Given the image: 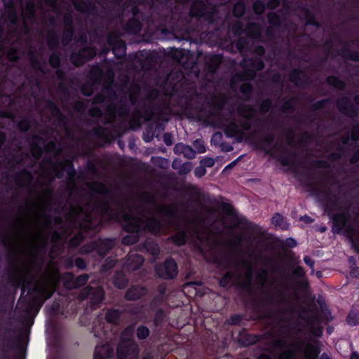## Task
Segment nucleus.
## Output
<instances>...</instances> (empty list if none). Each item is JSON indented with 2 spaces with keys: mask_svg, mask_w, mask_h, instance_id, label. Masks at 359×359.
Masks as SVG:
<instances>
[{
  "mask_svg": "<svg viewBox=\"0 0 359 359\" xmlns=\"http://www.w3.org/2000/svg\"><path fill=\"white\" fill-rule=\"evenodd\" d=\"M50 168L55 177L61 178L65 172L67 173L69 181H73L75 176V170L72 162L69 159L58 160L56 162H50Z\"/></svg>",
  "mask_w": 359,
  "mask_h": 359,
  "instance_id": "6ab92c4d",
  "label": "nucleus"
},
{
  "mask_svg": "<svg viewBox=\"0 0 359 359\" xmlns=\"http://www.w3.org/2000/svg\"><path fill=\"white\" fill-rule=\"evenodd\" d=\"M306 322L310 328V334L304 340L297 344H289L286 336L275 339L272 341L273 347L281 351L278 358L262 354L258 359H316L320 353V341L312 336L321 337L323 328L318 325V317L316 314L308 317Z\"/></svg>",
  "mask_w": 359,
  "mask_h": 359,
  "instance_id": "20e7f679",
  "label": "nucleus"
},
{
  "mask_svg": "<svg viewBox=\"0 0 359 359\" xmlns=\"http://www.w3.org/2000/svg\"><path fill=\"white\" fill-rule=\"evenodd\" d=\"M144 259L141 255L137 254L128 255L123 269L126 271H133L138 269L142 264Z\"/></svg>",
  "mask_w": 359,
  "mask_h": 359,
  "instance_id": "473e14b6",
  "label": "nucleus"
},
{
  "mask_svg": "<svg viewBox=\"0 0 359 359\" xmlns=\"http://www.w3.org/2000/svg\"><path fill=\"white\" fill-rule=\"evenodd\" d=\"M292 274L297 278L293 285L290 287L288 284L284 283L280 288L277 289L273 294L269 296L271 302L279 307L292 311V305L297 296V290H304L308 287V283L305 279L303 267L297 266L294 269Z\"/></svg>",
  "mask_w": 359,
  "mask_h": 359,
  "instance_id": "0eeeda50",
  "label": "nucleus"
},
{
  "mask_svg": "<svg viewBox=\"0 0 359 359\" xmlns=\"http://www.w3.org/2000/svg\"><path fill=\"white\" fill-rule=\"evenodd\" d=\"M94 133L100 137H107L108 135V131L104 127L98 126L94 129Z\"/></svg>",
  "mask_w": 359,
  "mask_h": 359,
  "instance_id": "13d9d810",
  "label": "nucleus"
},
{
  "mask_svg": "<svg viewBox=\"0 0 359 359\" xmlns=\"http://www.w3.org/2000/svg\"><path fill=\"white\" fill-rule=\"evenodd\" d=\"M206 217L203 219L209 226L215 230L216 233H222L224 228V222L218 215L214 208H206Z\"/></svg>",
  "mask_w": 359,
  "mask_h": 359,
  "instance_id": "393cba45",
  "label": "nucleus"
},
{
  "mask_svg": "<svg viewBox=\"0 0 359 359\" xmlns=\"http://www.w3.org/2000/svg\"><path fill=\"white\" fill-rule=\"evenodd\" d=\"M104 297V292L101 287L93 288L90 285L83 288L79 295L81 300H83L89 297L90 303L94 306L98 305L103 300Z\"/></svg>",
  "mask_w": 359,
  "mask_h": 359,
  "instance_id": "4be33fe9",
  "label": "nucleus"
},
{
  "mask_svg": "<svg viewBox=\"0 0 359 359\" xmlns=\"http://www.w3.org/2000/svg\"><path fill=\"white\" fill-rule=\"evenodd\" d=\"M134 326L130 325L122 332L117 347L118 359H137L139 348L134 341Z\"/></svg>",
  "mask_w": 359,
  "mask_h": 359,
  "instance_id": "9b49d317",
  "label": "nucleus"
},
{
  "mask_svg": "<svg viewBox=\"0 0 359 359\" xmlns=\"http://www.w3.org/2000/svg\"><path fill=\"white\" fill-rule=\"evenodd\" d=\"M245 11V6L243 2H237L233 9V13L236 17H240L243 15Z\"/></svg>",
  "mask_w": 359,
  "mask_h": 359,
  "instance_id": "09e8293b",
  "label": "nucleus"
},
{
  "mask_svg": "<svg viewBox=\"0 0 359 359\" xmlns=\"http://www.w3.org/2000/svg\"><path fill=\"white\" fill-rule=\"evenodd\" d=\"M56 280L50 278H45L43 283L36 282L33 286V290L41 299V304L49 299L55 290Z\"/></svg>",
  "mask_w": 359,
  "mask_h": 359,
  "instance_id": "aec40b11",
  "label": "nucleus"
},
{
  "mask_svg": "<svg viewBox=\"0 0 359 359\" xmlns=\"http://www.w3.org/2000/svg\"><path fill=\"white\" fill-rule=\"evenodd\" d=\"M87 39L86 33L81 34L76 39V45L79 50L77 52L73 51L70 56V60L76 66L81 65L86 60H90L96 55L95 49L87 46Z\"/></svg>",
  "mask_w": 359,
  "mask_h": 359,
  "instance_id": "4468645a",
  "label": "nucleus"
},
{
  "mask_svg": "<svg viewBox=\"0 0 359 359\" xmlns=\"http://www.w3.org/2000/svg\"><path fill=\"white\" fill-rule=\"evenodd\" d=\"M236 47L241 52L248 49V39L240 37L236 43Z\"/></svg>",
  "mask_w": 359,
  "mask_h": 359,
  "instance_id": "603ef678",
  "label": "nucleus"
},
{
  "mask_svg": "<svg viewBox=\"0 0 359 359\" xmlns=\"http://www.w3.org/2000/svg\"><path fill=\"white\" fill-rule=\"evenodd\" d=\"M46 108L50 112L54 119L56 134L59 135L60 133H63L68 137H70L71 131L69 128L67 118L60 111L56 104L52 100H48L46 102Z\"/></svg>",
  "mask_w": 359,
  "mask_h": 359,
  "instance_id": "dca6fc26",
  "label": "nucleus"
},
{
  "mask_svg": "<svg viewBox=\"0 0 359 359\" xmlns=\"http://www.w3.org/2000/svg\"><path fill=\"white\" fill-rule=\"evenodd\" d=\"M158 0H130L129 6L126 7V10L129 9L133 14L132 18L127 22L125 30L132 34H137L140 32L142 25L137 18L140 10L138 6L143 4L151 8Z\"/></svg>",
  "mask_w": 359,
  "mask_h": 359,
  "instance_id": "2eb2a0df",
  "label": "nucleus"
},
{
  "mask_svg": "<svg viewBox=\"0 0 359 359\" xmlns=\"http://www.w3.org/2000/svg\"><path fill=\"white\" fill-rule=\"evenodd\" d=\"M359 138V124H356L353 127L351 132V140L353 142H355V141Z\"/></svg>",
  "mask_w": 359,
  "mask_h": 359,
  "instance_id": "774afa93",
  "label": "nucleus"
},
{
  "mask_svg": "<svg viewBox=\"0 0 359 359\" xmlns=\"http://www.w3.org/2000/svg\"><path fill=\"white\" fill-rule=\"evenodd\" d=\"M350 141L348 135L343 136L340 140H336L332 144L331 150L332 151L328 154L332 161L339 159L343 156H345V147L348 145Z\"/></svg>",
  "mask_w": 359,
  "mask_h": 359,
  "instance_id": "a878e982",
  "label": "nucleus"
},
{
  "mask_svg": "<svg viewBox=\"0 0 359 359\" xmlns=\"http://www.w3.org/2000/svg\"><path fill=\"white\" fill-rule=\"evenodd\" d=\"M174 94V88L166 89L163 93H160L156 89L152 90L149 95L148 99L152 104V107L149 111L145 115L147 121L165 120V116H168L171 111L170 99Z\"/></svg>",
  "mask_w": 359,
  "mask_h": 359,
  "instance_id": "6e6552de",
  "label": "nucleus"
},
{
  "mask_svg": "<svg viewBox=\"0 0 359 359\" xmlns=\"http://www.w3.org/2000/svg\"><path fill=\"white\" fill-rule=\"evenodd\" d=\"M53 201V190L52 188L46 187L42 191L39 205L26 199L24 203L18 205L13 220V229L18 242L22 250L29 255L32 262L35 256L36 236L29 231L31 210H34L37 219H43L45 225L47 226L50 223V217L47 211L49 210Z\"/></svg>",
  "mask_w": 359,
  "mask_h": 359,
  "instance_id": "7ed1b4c3",
  "label": "nucleus"
},
{
  "mask_svg": "<svg viewBox=\"0 0 359 359\" xmlns=\"http://www.w3.org/2000/svg\"><path fill=\"white\" fill-rule=\"evenodd\" d=\"M74 35V29H65L62 36V43L64 46H66L72 41Z\"/></svg>",
  "mask_w": 359,
  "mask_h": 359,
  "instance_id": "49530a36",
  "label": "nucleus"
},
{
  "mask_svg": "<svg viewBox=\"0 0 359 359\" xmlns=\"http://www.w3.org/2000/svg\"><path fill=\"white\" fill-rule=\"evenodd\" d=\"M231 29L235 36L244 33L251 39H258L261 35L260 26L254 22L248 23L245 27L240 20H236Z\"/></svg>",
  "mask_w": 359,
  "mask_h": 359,
  "instance_id": "a211bd4d",
  "label": "nucleus"
},
{
  "mask_svg": "<svg viewBox=\"0 0 359 359\" xmlns=\"http://www.w3.org/2000/svg\"><path fill=\"white\" fill-rule=\"evenodd\" d=\"M275 135L271 133H267L261 135L259 138V142L262 149L267 153L279 150L282 147V142H274Z\"/></svg>",
  "mask_w": 359,
  "mask_h": 359,
  "instance_id": "bb28decb",
  "label": "nucleus"
},
{
  "mask_svg": "<svg viewBox=\"0 0 359 359\" xmlns=\"http://www.w3.org/2000/svg\"><path fill=\"white\" fill-rule=\"evenodd\" d=\"M53 133V131L50 135L41 134V137L33 136L29 143L32 156L28 153L23 152L20 148H18L16 151H4V158L0 159V164L14 172L20 166H32L41 158L43 150L48 153H53L55 156H58L61 152V149L54 141L50 140L46 144L48 139H50L52 137L55 138Z\"/></svg>",
  "mask_w": 359,
  "mask_h": 359,
  "instance_id": "423d86ee",
  "label": "nucleus"
},
{
  "mask_svg": "<svg viewBox=\"0 0 359 359\" xmlns=\"http://www.w3.org/2000/svg\"><path fill=\"white\" fill-rule=\"evenodd\" d=\"M337 108L341 113L351 117H354L357 114L355 107L351 104L350 99L346 97H343L338 100Z\"/></svg>",
  "mask_w": 359,
  "mask_h": 359,
  "instance_id": "2f4dec72",
  "label": "nucleus"
},
{
  "mask_svg": "<svg viewBox=\"0 0 359 359\" xmlns=\"http://www.w3.org/2000/svg\"><path fill=\"white\" fill-rule=\"evenodd\" d=\"M147 289L145 287L133 285L126 292L125 298L129 301H135L146 295Z\"/></svg>",
  "mask_w": 359,
  "mask_h": 359,
  "instance_id": "72a5a7b5",
  "label": "nucleus"
},
{
  "mask_svg": "<svg viewBox=\"0 0 359 359\" xmlns=\"http://www.w3.org/2000/svg\"><path fill=\"white\" fill-rule=\"evenodd\" d=\"M67 282L65 286L68 288H76L84 285L89 279L88 274H82L77 277H74L72 273H68L65 274Z\"/></svg>",
  "mask_w": 359,
  "mask_h": 359,
  "instance_id": "c756f323",
  "label": "nucleus"
},
{
  "mask_svg": "<svg viewBox=\"0 0 359 359\" xmlns=\"http://www.w3.org/2000/svg\"><path fill=\"white\" fill-rule=\"evenodd\" d=\"M19 129L22 131H27L31 127L29 117H24L18 123Z\"/></svg>",
  "mask_w": 359,
  "mask_h": 359,
  "instance_id": "3c124183",
  "label": "nucleus"
},
{
  "mask_svg": "<svg viewBox=\"0 0 359 359\" xmlns=\"http://www.w3.org/2000/svg\"><path fill=\"white\" fill-rule=\"evenodd\" d=\"M174 151L177 154H182L184 157L189 159L195 158L196 153V151L191 148V147L184 144L182 143L176 144L174 148Z\"/></svg>",
  "mask_w": 359,
  "mask_h": 359,
  "instance_id": "e433bc0d",
  "label": "nucleus"
},
{
  "mask_svg": "<svg viewBox=\"0 0 359 359\" xmlns=\"http://www.w3.org/2000/svg\"><path fill=\"white\" fill-rule=\"evenodd\" d=\"M32 65L34 70L42 74L46 73L47 64L45 61H40L36 57L32 55L31 57Z\"/></svg>",
  "mask_w": 359,
  "mask_h": 359,
  "instance_id": "79ce46f5",
  "label": "nucleus"
},
{
  "mask_svg": "<svg viewBox=\"0 0 359 359\" xmlns=\"http://www.w3.org/2000/svg\"><path fill=\"white\" fill-rule=\"evenodd\" d=\"M327 83L334 86V88H337L339 90H342L344 88V83L341 80H339L337 77L334 76H330L327 79Z\"/></svg>",
  "mask_w": 359,
  "mask_h": 359,
  "instance_id": "de8ad7c7",
  "label": "nucleus"
},
{
  "mask_svg": "<svg viewBox=\"0 0 359 359\" xmlns=\"http://www.w3.org/2000/svg\"><path fill=\"white\" fill-rule=\"evenodd\" d=\"M158 276L164 279H172L177 274V266L174 259H168L163 264L156 266Z\"/></svg>",
  "mask_w": 359,
  "mask_h": 359,
  "instance_id": "5701e85b",
  "label": "nucleus"
},
{
  "mask_svg": "<svg viewBox=\"0 0 359 359\" xmlns=\"http://www.w3.org/2000/svg\"><path fill=\"white\" fill-rule=\"evenodd\" d=\"M108 325L106 324L103 319L97 318L93 323L91 332L95 337L101 339H107Z\"/></svg>",
  "mask_w": 359,
  "mask_h": 359,
  "instance_id": "c85d7f7f",
  "label": "nucleus"
},
{
  "mask_svg": "<svg viewBox=\"0 0 359 359\" xmlns=\"http://www.w3.org/2000/svg\"><path fill=\"white\" fill-rule=\"evenodd\" d=\"M289 79L296 86H302L305 83V74L298 69L291 71Z\"/></svg>",
  "mask_w": 359,
  "mask_h": 359,
  "instance_id": "4c0bfd02",
  "label": "nucleus"
},
{
  "mask_svg": "<svg viewBox=\"0 0 359 359\" xmlns=\"http://www.w3.org/2000/svg\"><path fill=\"white\" fill-rule=\"evenodd\" d=\"M265 8V4L260 1L257 0L253 4V9L257 15H260L263 13Z\"/></svg>",
  "mask_w": 359,
  "mask_h": 359,
  "instance_id": "5fc2aeb1",
  "label": "nucleus"
},
{
  "mask_svg": "<svg viewBox=\"0 0 359 359\" xmlns=\"http://www.w3.org/2000/svg\"><path fill=\"white\" fill-rule=\"evenodd\" d=\"M194 146L196 149V152L201 154V153H204L205 151V146L203 144V141H202L201 140H196V141H194Z\"/></svg>",
  "mask_w": 359,
  "mask_h": 359,
  "instance_id": "052dcab7",
  "label": "nucleus"
},
{
  "mask_svg": "<svg viewBox=\"0 0 359 359\" xmlns=\"http://www.w3.org/2000/svg\"><path fill=\"white\" fill-rule=\"evenodd\" d=\"M18 21L19 16L15 11V9L13 7H10L8 9V18H7V26L8 27L9 32H13V36H18Z\"/></svg>",
  "mask_w": 359,
  "mask_h": 359,
  "instance_id": "7c9ffc66",
  "label": "nucleus"
},
{
  "mask_svg": "<svg viewBox=\"0 0 359 359\" xmlns=\"http://www.w3.org/2000/svg\"><path fill=\"white\" fill-rule=\"evenodd\" d=\"M121 317V312L118 309H110L105 315L108 323L117 324Z\"/></svg>",
  "mask_w": 359,
  "mask_h": 359,
  "instance_id": "a19ab883",
  "label": "nucleus"
},
{
  "mask_svg": "<svg viewBox=\"0 0 359 359\" xmlns=\"http://www.w3.org/2000/svg\"><path fill=\"white\" fill-rule=\"evenodd\" d=\"M220 208L226 213L227 215H234V209L232 205L228 203L222 202L220 204Z\"/></svg>",
  "mask_w": 359,
  "mask_h": 359,
  "instance_id": "6e6d98bb",
  "label": "nucleus"
},
{
  "mask_svg": "<svg viewBox=\"0 0 359 359\" xmlns=\"http://www.w3.org/2000/svg\"><path fill=\"white\" fill-rule=\"evenodd\" d=\"M272 102L270 99L263 100L260 104V111L262 114L266 113L271 107Z\"/></svg>",
  "mask_w": 359,
  "mask_h": 359,
  "instance_id": "4d7b16f0",
  "label": "nucleus"
},
{
  "mask_svg": "<svg viewBox=\"0 0 359 359\" xmlns=\"http://www.w3.org/2000/svg\"><path fill=\"white\" fill-rule=\"evenodd\" d=\"M268 278V271L266 269H259L255 274V283L262 288L266 283Z\"/></svg>",
  "mask_w": 359,
  "mask_h": 359,
  "instance_id": "58836bf2",
  "label": "nucleus"
},
{
  "mask_svg": "<svg viewBox=\"0 0 359 359\" xmlns=\"http://www.w3.org/2000/svg\"><path fill=\"white\" fill-rule=\"evenodd\" d=\"M107 43L111 47L116 57L121 58L126 54V45L120 35L116 32H113L108 35Z\"/></svg>",
  "mask_w": 359,
  "mask_h": 359,
  "instance_id": "b1692460",
  "label": "nucleus"
},
{
  "mask_svg": "<svg viewBox=\"0 0 359 359\" xmlns=\"http://www.w3.org/2000/svg\"><path fill=\"white\" fill-rule=\"evenodd\" d=\"M253 268L248 260H241L234 262L233 271H227L220 280L222 287L229 284L241 285L244 288H249L252 280Z\"/></svg>",
  "mask_w": 359,
  "mask_h": 359,
  "instance_id": "1a4fd4ad",
  "label": "nucleus"
},
{
  "mask_svg": "<svg viewBox=\"0 0 359 359\" xmlns=\"http://www.w3.org/2000/svg\"><path fill=\"white\" fill-rule=\"evenodd\" d=\"M170 239H172L177 245L185 244L187 240V229L179 231L175 235L172 236Z\"/></svg>",
  "mask_w": 359,
  "mask_h": 359,
  "instance_id": "ea45409f",
  "label": "nucleus"
},
{
  "mask_svg": "<svg viewBox=\"0 0 359 359\" xmlns=\"http://www.w3.org/2000/svg\"><path fill=\"white\" fill-rule=\"evenodd\" d=\"M56 75L61 80L60 83V90L62 92L61 98L62 107L70 116H73L74 112H83L86 109V104L83 101H73L70 98L69 90L65 87L63 80L65 77L64 72L60 69L56 71Z\"/></svg>",
  "mask_w": 359,
  "mask_h": 359,
  "instance_id": "f8f14e48",
  "label": "nucleus"
},
{
  "mask_svg": "<svg viewBox=\"0 0 359 359\" xmlns=\"http://www.w3.org/2000/svg\"><path fill=\"white\" fill-rule=\"evenodd\" d=\"M252 89V86L249 83H244L241 86V92L246 96L250 95Z\"/></svg>",
  "mask_w": 359,
  "mask_h": 359,
  "instance_id": "680f3d73",
  "label": "nucleus"
},
{
  "mask_svg": "<svg viewBox=\"0 0 359 359\" xmlns=\"http://www.w3.org/2000/svg\"><path fill=\"white\" fill-rule=\"evenodd\" d=\"M65 29L73 28V18L71 15H65L64 17Z\"/></svg>",
  "mask_w": 359,
  "mask_h": 359,
  "instance_id": "0e129e2a",
  "label": "nucleus"
},
{
  "mask_svg": "<svg viewBox=\"0 0 359 359\" xmlns=\"http://www.w3.org/2000/svg\"><path fill=\"white\" fill-rule=\"evenodd\" d=\"M21 17L25 27H27L28 22H32L34 20L35 6L33 2L30 1L27 4L25 8L22 10Z\"/></svg>",
  "mask_w": 359,
  "mask_h": 359,
  "instance_id": "c9c22d12",
  "label": "nucleus"
},
{
  "mask_svg": "<svg viewBox=\"0 0 359 359\" xmlns=\"http://www.w3.org/2000/svg\"><path fill=\"white\" fill-rule=\"evenodd\" d=\"M137 96L134 93L126 94L119 99L111 87H105L102 93L94 97V103L102 104L103 110L98 107H92L90 114L100 118L104 124L112 123L116 118L119 121H126L130 106L135 104Z\"/></svg>",
  "mask_w": 359,
  "mask_h": 359,
  "instance_id": "39448f33",
  "label": "nucleus"
},
{
  "mask_svg": "<svg viewBox=\"0 0 359 359\" xmlns=\"http://www.w3.org/2000/svg\"><path fill=\"white\" fill-rule=\"evenodd\" d=\"M114 349L108 344H98L95 349L94 359H109L113 354Z\"/></svg>",
  "mask_w": 359,
  "mask_h": 359,
  "instance_id": "f704fd0d",
  "label": "nucleus"
},
{
  "mask_svg": "<svg viewBox=\"0 0 359 359\" xmlns=\"http://www.w3.org/2000/svg\"><path fill=\"white\" fill-rule=\"evenodd\" d=\"M145 247L153 255H156L159 253V247L156 243H147Z\"/></svg>",
  "mask_w": 359,
  "mask_h": 359,
  "instance_id": "bf43d9fd",
  "label": "nucleus"
},
{
  "mask_svg": "<svg viewBox=\"0 0 359 359\" xmlns=\"http://www.w3.org/2000/svg\"><path fill=\"white\" fill-rule=\"evenodd\" d=\"M320 197L323 202L325 211L332 218L335 227H337L339 231L342 230L346 224L347 216L344 212H334L340 209L338 196L329 189H325L321 193Z\"/></svg>",
  "mask_w": 359,
  "mask_h": 359,
  "instance_id": "9d476101",
  "label": "nucleus"
},
{
  "mask_svg": "<svg viewBox=\"0 0 359 359\" xmlns=\"http://www.w3.org/2000/svg\"><path fill=\"white\" fill-rule=\"evenodd\" d=\"M272 224L276 227L280 229H286L287 224L284 220L283 215L276 213L271 219Z\"/></svg>",
  "mask_w": 359,
  "mask_h": 359,
  "instance_id": "37998d69",
  "label": "nucleus"
},
{
  "mask_svg": "<svg viewBox=\"0 0 359 359\" xmlns=\"http://www.w3.org/2000/svg\"><path fill=\"white\" fill-rule=\"evenodd\" d=\"M88 187L86 207L71 205L74 226L88 231L100 224L104 218L121 222L129 233L122 241L126 245L135 243L146 232L156 235L163 228L180 229L182 221L192 223L188 218L191 211L187 201L158 205L156 196L149 191L142 192L135 201H123L102 182H90Z\"/></svg>",
  "mask_w": 359,
  "mask_h": 359,
  "instance_id": "f257e3e1",
  "label": "nucleus"
},
{
  "mask_svg": "<svg viewBox=\"0 0 359 359\" xmlns=\"http://www.w3.org/2000/svg\"><path fill=\"white\" fill-rule=\"evenodd\" d=\"M114 245L111 239H99L83 245L81 248V253L88 254L96 252L100 256L103 257Z\"/></svg>",
  "mask_w": 359,
  "mask_h": 359,
  "instance_id": "f3484780",
  "label": "nucleus"
},
{
  "mask_svg": "<svg viewBox=\"0 0 359 359\" xmlns=\"http://www.w3.org/2000/svg\"><path fill=\"white\" fill-rule=\"evenodd\" d=\"M251 67L245 69L244 72L235 76L241 80L248 81L254 79L256 76V72L262 70L264 67L263 61L260 58H255L250 62Z\"/></svg>",
  "mask_w": 359,
  "mask_h": 359,
  "instance_id": "cd10ccee",
  "label": "nucleus"
},
{
  "mask_svg": "<svg viewBox=\"0 0 359 359\" xmlns=\"http://www.w3.org/2000/svg\"><path fill=\"white\" fill-rule=\"evenodd\" d=\"M201 165L203 168L208 167L211 168L215 165V160L212 158H204L201 162Z\"/></svg>",
  "mask_w": 359,
  "mask_h": 359,
  "instance_id": "e2e57ef3",
  "label": "nucleus"
},
{
  "mask_svg": "<svg viewBox=\"0 0 359 359\" xmlns=\"http://www.w3.org/2000/svg\"><path fill=\"white\" fill-rule=\"evenodd\" d=\"M13 181L15 188L17 190L24 189L29 194L33 192V187H32L33 176L27 169L22 168L13 177Z\"/></svg>",
  "mask_w": 359,
  "mask_h": 359,
  "instance_id": "412c9836",
  "label": "nucleus"
},
{
  "mask_svg": "<svg viewBox=\"0 0 359 359\" xmlns=\"http://www.w3.org/2000/svg\"><path fill=\"white\" fill-rule=\"evenodd\" d=\"M149 332V330L146 326L141 325L137 330V337L139 339H145Z\"/></svg>",
  "mask_w": 359,
  "mask_h": 359,
  "instance_id": "8fccbe9b",
  "label": "nucleus"
},
{
  "mask_svg": "<svg viewBox=\"0 0 359 359\" xmlns=\"http://www.w3.org/2000/svg\"><path fill=\"white\" fill-rule=\"evenodd\" d=\"M346 321L351 325H355L359 323L356 319V314L353 311L349 313Z\"/></svg>",
  "mask_w": 359,
  "mask_h": 359,
  "instance_id": "69168bd1",
  "label": "nucleus"
},
{
  "mask_svg": "<svg viewBox=\"0 0 359 359\" xmlns=\"http://www.w3.org/2000/svg\"><path fill=\"white\" fill-rule=\"evenodd\" d=\"M49 62L53 67H58L60 65V55L56 53H53L49 57Z\"/></svg>",
  "mask_w": 359,
  "mask_h": 359,
  "instance_id": "864d4df0",
  "label": "nucleus"
},
{
  "mask_svg": "<svg viewBox=\"0 0 359 359\" xmlns=\"http://www.w3.org/2000/svg\"><path fill=\"white\" fill-rule=\"evenodd\" d=\"M114 283L118 288H123L127 284V280L122 272L116 273L114 278Z\"/></svg>",
  "mask_w": 359,
  "mask_h": 359,
  "instance_id": "a18cd8bd",
  "label": "nucleus"
},
{
  "mask_svg": "<svg viewBox=\"0 0 359 359\" xmlns=\"http://www.w3.org/2000/svg\"><path fill=\"white\" fill-rule=\"evenodd\" d=\"M225 102L224 96H215L209 102L208 109L201 111V118L208 125L222 128L228 137L241 142L245 137V132L252 128L253 121L257 124L260 122L256 118V109L250 104L240 105L237 109L240 118L236 120L231 113L222 114Z\"/></svg>",
  "mask_w": 359,
  "mask_h": 359,
  "instance_id": "f03ea898",
  "label": "nucleus"
},
{
  "mask_svg": "<svg viewBox=\"0 0 359 359\" xmlns=\"http://www.w3.org/2000/svg\"><path fill=\"white\" fill-rule=\"evenodd\" d=\"M184 2L191 1L190 15L191 17L203 18L209 23L215 22L217 8L210 5L208 0H182Z\"/></svg>",
  "mask_w": 359,
  "mask_h": 359,
  "instance_id": "ddd939ff",
  "label": "nucleus"
},
{
  "mask_svg": "<svg viewBox=\"0 0 359 359\" xmlns=\"http://www.w3.org/2000/svg\"><path fill=\"white\" fill-rule=\"evenodd\" d=\"M47 43L50 50H55L59 44V39L57 34L54 32H49Z\"/></svg>",
  "mask_w": 359,
  "mask_h": 359,
  "instance_id": "c03bdc74",
  "label": "nucleus"
},
{
  "mask_svg": "<svg viewBox=\"0 0 359 359\" xmlns=\"http://www.w3.org/2000/svg\"><path fill=\"white\" fill-rule=\"evenodd\" d=\"M294 107V101L292 100H286L282 106V110L284 112L289 111L292 110Z\"/></svg>",
  "mask_w": 359,
  "mask_h": 359,
  "instance_id": "338daca9",
  "label": "nucleus"
}]
</instances>
